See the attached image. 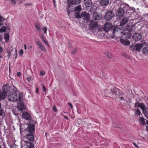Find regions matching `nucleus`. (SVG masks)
I'll list each match as a JSON object with an SVG mask.
<instances>
[{"mask_svg":"<svg viewBox=\"0 0 148 148\" xmlns=\"http://www.w3.org/2000/svg\"><path fill=\"white\" fill-rule=\"evenodd\" d=\"M40 74L42 75L43 76L45 75V72L44 71H41L40 72Z\"/></svg>","mask_w":148,"mask_h":148,"instance_id":"nucleus-46","label":"nucleus"},{"mask_svg":"<svg viewBox=\"0 0 148 148\" xmlns=\"http://www.w3.org/2000/svg\"><path fill=\"white\" fill-rule=\"evenodd\" d=\"M92 15L93 19L96 20H100L103 17V15L101 14L97 13L96 12L93 13Z\"/></svg>","mask_w":148,"mask_h":148,"instance_id":"nucleus-17","label":"nucleus"},{"mask_svg":"<svg viewBox=\"0 0 148 148\" xmlns=\"http://www.w3.org/2000/svg\"><path fill=\"white\" fill-rule=\"evenodd\" d=\"M143 53L145 54H148V47H145L142 49Z\"/></svg>","mask_w":148,"mask_h":148,"instance_id":"nucleus-27","label":"nucleus"},{"mask_svg":"<svg viewBox=\"0 0 148 148\" xmlns=\"http://www.w3.org/2000/svg\"><path fill=\"white\" fill-rule=\"evenodd\" d=\"M116 40L117 41H120L122 44L125 45H128L130 44V41L126 39H124L119 38H116Z\"/></svg>","mask_w":148,"mask_h":148,"instance_id":"nucleus-18","label":"nucleus"},{"mask_svg":"<svg viewBox=\"0 0 148 148\" xmlns=\"http://www.w3.org/2000/svg\"><path fill=\"white\" fill-rule=\"evenodd\" d=\"M39 91H38V87H36V92L37 93H38Z\"/></svg>","mask_w":148,"mask_h":148,"instance_id":"nucleus-52","label":"nucleus"},{"mask_svg":"<svg viewBox=\"0 0 148 148\" xmlns=\"http://www.w3.org/2000/svg\"><path fill=\"white\" fill-rule=\"evenodd\" d=\"M43 41L45 44H47V45H49L48 43L47 40L45 39Z\"/></svg>","mask_w":148,"mask_h":148,"instance_id":"nucleus-47","label":"nucleus"},{"mask_svg":"<svg viewBox=\"0 0 148 148\" xmlns=\"http://www.w3.org/2000/svg\"><path fill=\"white\" fill-rule=\"evenodd\" d=\"M81 0H67V6L66 7V12L69 16L72 11L73 8V5H78L81 2Z\"/></svg>","mask_w":148,"mask_h":148,"instance_id":"nucleus-6","label":"nucleus"},{"mask_svg":"<svg viewBox=\"0 0 148 148\" xmlns=\"http://www.w3.org/2000/svg\"><path fill=\"white\" fill-rule=\"evenodd\" d=\"M9 92H10L8 94V99L11 101H15L19 99L18 94V90L14 86L10 87H7Z\"/></svg>","mask_w":148,"mask_h":148,"instance_id":"nucleus-2","label":"nucleus"},{"mask_svg":"<svg viewBox=\"0 0 148 148\" xmlns=\"http://www.w3.org/2000/svg\"><path fill=\"white\" fill-rule=\"evenodd\" d=\"M35 28L38 31H40V27L39 26V25H38L37 23H36L35 24Z\"/></svg>","mask_w":148,"mask_h":148,"instance_id":"nucleus-32","label":"nucleus"},{"mask_svg":"<svg viewBox=\"0 0 148 148\" xmlns=\"http://www.w3.org/2000/svg\"><path fill=\"white\" fill-rule=\"evenodd\" d=\"M140 123L141 124L144 125L145 124V122L144 118L142 117H140L139 119Z\"/></svg>","mask_w":148,"mask_h":148,"instance_id":"nucleus-28","label":"nucleus"},{"mask_svg":"<svg viewBox=\"0 0 148 148\" xmlns=\"http://www.w3.org/2000/svg\"><path fill=\"white\" fill-rule=\"evenodd\" d=\"M27 147L26 148H33L34 147V145L32 143L28 142L27 143Z\"/></svg>","mask_w":148,"mask_h":148,"instance_id":"nucleus-26","label":"nucleus"},{"mask_svg":"<svg viewBox=\"0 0 148 148\" xmlns=\"http://www.w3.org/2000/svg\"><path fill=\"white\" fill-rule=\"evenodd\" d=\"M82 10L81 6V5H79L78 6L75 7L74 8L73 11H77V12H79Z\"/></svg>","mask_w":148,"mask_h":148,"instance_id":"nucleus-25","label":"nucleus"},{"mask_svg":"<svg viewBox=\"0 0 148 148\" xmlns=\"http://www.w3.org/2000/svg\"><path fill=\"white\" fill-rule=\"evenodd\" d=\"M4 90L2 92L0 91V101L2 99H4L5 97L7 96V92H9L8 88L6 85H3V89L4 88Z\"/></svg>","mask_w":148,"mask_h":148,"instance_id":"nucleus-11","label":"nucleus"},{"mask_svg":"<svg viewBox=\"0 0 148 148\" xmlns=\"http://www.w3.org/2000/svg\"><path fill=\"white\" fill-rule=\"evenodd\" d=\"M143 44H137L134 45H131L130 46V49L133 52H139L140 49L143 47Z\"/></svg>","mask_w":148,"mask_h":148,"instance_id":"nucleus-10","label":"nucleus"},{"mask_svg":"<svg viewBox=\"0 0 148 148\" xmlns=\"http://www.w3.org/2000/svg\"><path fill=\"white\" fill-rule=\"evenodd\" d=\"M64 117L65 119H66L67 120H68V118L66 116H64Z\"/></svg>","mask_w":148,"mask_h":148,"instance_id":"nucleus-57","label":"nucleus"},{"mask_svg":"<svg viewBox=\"0 0 148 148\" xmlns=\"http://www.w3.org/2000/svg\"><path fill=\"white\" fill-rule=\"evenodd\" d=\"M23 51L22 49H21L19 52V56H22L23 54Z\"/></svg>","mask_w":148,"mask_h":148,"instance_id":"nucleus-41","label":"nucleus"},{"mask_svg":"<svg viewBox=\"0 0 148 148\" xmlns=\"http://www.w3.org/2000/svg\"><path fill=\"white\" fill-rule=\"evenodd\" d=\"M145 106L143 103H140L139 107L143 110V113L147 116V119H148V116H147V112L146 111V108H145Z\"/></svg>","mask_w":148,"mask_h":148,"instance_id":"nucleus-21","label":"nucleus"},{"mask_svg":"<svg viewBox=\"0 0 148 148\" xmlns=\"http://www.w3.org/2000/svg\"><path fill=\"white\" fill-rule=\"evenodd\" d=\"M77 49V48L75 47L73 49V50L71 51V53L73 54H75L76 52Z\"/></svg>","mask_w":148,"mask_h":148,"instance_id":"nucleus-34","label":"nucleus"},{"mask_svg":"<svg viewBox=\"0 0 148 148\" xmlns=\"http://www.w3.org/2000/svg\"><path fill=\"white\" fill-rule=\"evenodd\" d=\"M142 38V35L140 33H136L133 35L132 38L135 41H138L141 40Z\"/></svg>","mask_w":148,"mask_h":148,"instance_id":"nucleus-16","label":"nucleus"},{"mask_svg":"<svg viewBox=\"0 0 148 148\" xmlns=\"http://www.w3.org/2000/svg\"><path fill=\"white\" fill-rule=\"evenodd\" d=\"M4 38V39L6 40V41H8L9 40V36L8 34L7 33L5 34Z\"/></svg>","mask_w":148,"mask_h":148,"instance_id":"nucleus-31","label":"nucleus"},{"mask_svg":"<svg viewBox=\"0 0 148 148\" xmlns=\"http://www.w3.org/2000/svg\"><path fill=\"white\" fill-rule=\"evenodd\" d=\"M112 33L110 35L111 37L112 38H114L116 35H117L118 33H123L125 29L124 27L122 26L119 27V26L116 25H114Z\"/></svg>","mask_w":148,"mask_h":148,"instance_id":"nucleus-7","label":"nucleus"},{"mask_svg":"<svg viewBox=\"0 0 148 148\" xmlns=\"http://www.w3.org/2000/svg\"><path fill=\"white\" fill-rule=\"evenodd\" d=\"M110 0H100L99 3L102 6H106L109 4H110Z\"/></svg>","mask_w":148,"mask_h":148,"instance_id":"nucleus-20","label":"nucleus"},{"mask_svg":"<svg viewBox=\"0 0 148 148\" xmlns=\"http://www.w3.org/2000/svg\"><path fill=\"white\" fill-rule=\"evenodd\" d=\"M3 52V49L1 47V46H0V54L1 53H2Z\"/></svg>","mask_w":148,"mask_h":148,"instance_id":"nucleus-51","label":"nucleus"},{"mask_svg":"<svg viewBox=\"0 0 148 148\" xmlns=\"http://www.w3.org/2000/svg\"><path fill=\"white\" fill-rule=\"evenodd\" d=\"M39 48L42 50H43L44 51H46V50L45 48V47L42 44L41 45H40L39 47Z\"/></svg>","mask_w":148,"mask_h":148,"instance_id":"nucleus-33","label":"nucleus"},{"mask_svg":"<svg viewBox=\"0 0 148 148\" xmlns=\"http://www.w3.org/2000/svg\"><path fill=\"white\" fill-rule=\"evenodd\" d=\"M115 16V14L112 10L107 11L104 16L105 19L107 21H110Z\"/></svg>","mask_w":148,"mask_h":148,"instance_id":"nucleus-9","label":"nucleus"},{"mask_svg":"<svg viewBox=\"0 0 148 148\" xmlns=\"http://www.w3.org/2000/svg\"><path fill=\"white\" fill-rule=\"evenodd\" d=\"M26 4H27V5H28V6H29V3H27Z\"/></svg>","mask_w":148,"mask_h":148,"instance_id":"nucleus-64","label":"nucleus"},{"mask_svg":"<svg viewBox=\"0 0 148 148\" xmlns=\"http://www.w3.org/2000/svg\"><path fill=\"white\" fill-rule=\"evenodd\" d=\"M24 48H25V50H26L27 49V45H26V44L24 45Z\"/></svg>","mask_w":148,"mask_h":148,"instance_id":"nucleus-58","label":"nucleus"},{"mask_svg":"<svg viewBox=\"0 0 148 148\" xmlns=\"http://www.w3.org/2000/svg\"><path fill=\"white\" fill-rule=\"evenodd\" d=\"M43 89L44 92H45L46 91V88L44 86H43Z\"/></svg>","mask_w":148,"mask_h":148,"instance_id":"nucleus-50","label":"nucleus"},{"mask_svg":"<svg viewBox=\"0 0 148 148\" xmlns=\"http://www.w3.org/2000/svg\"><path fill=\"white\" fill-rule=\"evenodd\" d=\"M140 103H139L138 101L135 103L134 104V107L138 108L139 107Z\"/></svg>","mask_w":148,"mask_h":148,"instance_id":"nucleus-37","label":"nucleus"},{"mask_svg":"<svg viewBox=\"0 0 148 148\" xmlns=\"http://www.w3.org/2000/svg\"><path fill=\"white\" fill-rule=\"evenodd\" d=\"M17 56V53L16 52V53L15 57V58L16 59V58Z\"/></svg>","mask_w":148,"mask_h":148,"instance_id":"nucleus-61","label":"nucleus"},{"mask_svg":"<svg viewBox=\"0 0 148 148\" xmlns=\"http://www.w3.org/2000/svg\"><path fill=\"white\" fill-rule=\"evenodd\" d=\"M134 145L137 148H139V147L136 145V144L135 143H133Z\"/></svg>","mask_w":148,"mask_h":148,"instance_id":"nucleus-53","label":"nucleus"},{"mask_svg":"<svg viewBox=\"0 0 148 148\" xmlns=\"http://www.w3.org/2000/svg\"><path fill=\"white\" fill-rule=\"evenodd\" d=\"M41 38L42 39V40L45 39V37L42 35L41 36Z\"/></svg>","mask_w":148,"mask_h":148,"instance_id":"nucleus-55","label":"nucleus"},{"mask_svg":"<svg viewBox=\"0 0 148 148\" xmlns=\"http://www.w3.org/2000/svg\"><path fill=\"white\" fill-rule=\"evenodd\" d=\"M36 43L37 44L39 47L40 45H41L42 44L41 42L39 41H36Z\"/></svg>","mask_w":148,"mask_h":148,"instance_id":"nucleus-44","label":"nucleus"},{"mask_svg":"<svg viewBox=\"0 0 148 148\" xmlns=\"http://www.w3.org/2000/svg\"><path fill=\"white\" fill-rule=\"evenodd\" d=\"M107 56L110 58H111L112 57V54L110 53L108 51L107 53Z\"/></svg>","mask_w":148,"mask_h":148,"instance_id":"nucleus-36","label":"nucleus"},{"mask_svg":"<svg viewBox=\"0 0 148 148\" xmlns=\"http://www.w3.org/2000/svg\"><path fill=\"white\" fill-rule=\"evenodd\" d=\"M68 104H69V105L70 106L71 108L72 109L73 108V106H72V104L70 102H68Z\"/></svg>","mask_w":148,"mask_h":148,"instance_id":"nucleus-49","label":"nucleus"},{"mask_svg":"<svg viewBox=\"0 0 148 148\" xmlns=\"http://www.w3.org/2000/svg\"><path fill=\"white\" fill-rule=\"evenodd\" d=\"M89 8L88 10L91 13H94V12H96L95 11L97 9V7L96 6L92 5L90 7H88Z\"/></svg>","mask_w":148,"mask_h":148,"instance_id":"nucleus-23","label":"nucleus"},{"mask_svg":"<svg viewBox=\"0 0 148 148\" xmlns=\"http://www.w3.org/2000/svg\"><path fill=\"white\" fill-rule=\"evenodd\" d=\"M22 116L23 118L26 120H30L31 119L30 114L27 112H23Z\"/></svg>","mask_w":148,"mask_h":148,"instance_id":"nucleus-19","label":"nucleus"},{"mask_svg":"<svg viewBox=\"0 0 148 148\" xmlns=\"http://www.w3.org/2000/svg\"><path fill=\"white\" fill-rule=\"evenodd\" d=\"M135 115L136 116H138L140 115L141 114V112H140V110L139 109L135 110H134Z\"/></svg>","mask_w":148,"mask_h":148,"instance_id":"nucleus-29","label":"nucleus"},{"mask_svg":"<svg viewBox=\"0 0 148 148\" xmlns=\"http://www.w3.org/2000/svg\"><path fill=\"white\" fill-rule=\"evenodd\" d=\"M25 131L29 132L27 134L26 136L27 139L30 141H32L34 139V137L33 135L34 133L35 128L33 125H30L24 130Z\"/></svg>","mask_w":148,"mask_h":148,"instance_id":"nucleus-5","label":"nucleus"},{"mask_svg":"<svg viewBox=\"0 0 148 148\" xmlns=\"http://www.w3.org/2000/svg\"><path fill=\"white\" fill-rule=\"evenodd\" d=\"M112 23L108 22H106L104 25L103 28V30L106 32H107L108 34H110V36L112 33L113 27Z\"/></svg>","mask_w":148,"mask_h":148,"instance_id":"nucleus-8","label":"nucleus"},{"mask_svg":"<svg viewBox=\"0 0 148 148\" xmlns=\"http://www.w3.org/2000/svg\"><path fill=\"white\" fill-rule=\"evenodd\" d=\"M135 26L134 25L131 26L127 24L126 29L128 32H125L123 34V37L125 38V39L127 40L130 38L131 37L132 34H134L135 32Z\"/></svg>","mask_w":148,"mask_h":148,"instance_id":"nucleus-4","label":"nucleus"},{"mask_svg":"<svg viewBox=\"0 0 148 148\" xmlns=\"http://www.w3.org/2000/svg\"><path fill=\"white\" fill-rule=\"evenodd\" d=\"M53 1L54 3V5H55V6H56L55 3H56V1L55 0H53Z\"/></svg>","mask_w":148,"mask_h":148,"instance_id":"nucleus-60","label":"nucleus"},{"mask_svg":"<svg viewBox=\"0 0 148 148\" xmlns=\"http://www.w3.org/2000/svg\"><path fill=\"white\" fill-rule=\"evenodd\" d=\"M111 1L110 2H113L114 3H116V4H117V1H119L120 2H121L122 1V0H110Z\"/></svg>","mask_w":148,"mask_h":148,"instance_id":"nucleus-35","label":"nucleus"},{"mask_svg":"<svg viewBox=\"0 0 148 148\" xmlns=\"http://www.w3.org/2000/svg\"><path fill=\"white\" fill-rule=\"evenodd\" d=\"M1 105L0 103V116H1L2 115L3 112V110L1 108Z\"/></svg>","mask_w":148,"mask_h":148,"instance_id":"nucleus-40","label":"nucleus"},{"mask_svg":"<svg viewBox=\"0 0 148 148\" xmlns=\"http://www.w3.org/2000/svg\"><path fill=\"white\" fill-rule=\"evenodd\" d=\"M105 95L106 97H109L116 99L118 98L121 101L124 100V94L116 87L110 86L108 89L104 91Z\"/></svg>","mask_w":148,"mask_h":148,"instance_id":"nucleus-1","label":"nucleus"},{"mask_svg":"<svg viewBox=\"0 0 148 148\" xmlns=\"http://www.w3.org/2000/svg\"><path fill=\"white\" fill-rule=\"evenodd\" d=\"M129 20L128 18L127 17L123 18L121 21L120 26L122 27L124 26L127 23Z\"/></svg>","mask_w":148,"mask_h":148,"instance_id":"nucleus-22","label":"nucleus"},{"mask_svg":"<svg viewBox=\"0 0 148 148\" xmlns=\"http://www.w3.org/2000/svg\"><path fill=\"white\" fill-rule=\"evenodd\" d=\"M17 75L18 76H20L21 75V73L19 72H18L17 73Z\"/></svg>","mask_w":148,"mask_h":148,"instance_id":"nucleus-54","label":"nucleus"},{"mask_svg":"<svg viewBox=\"0 0 148 148\" xmlns=\"http://www.w3.org/2000/svg\"><path fill=\"white\" fill-rule=\"evenodd\" d=\"M118 6L121 9H123L125 12V11L127 13H132L135 12L136 15V17L137 18L138 17V16L136 12L135 8L133 7H130L128 4L123 2L122 1L118 3Z\"/></svg>","mask_w":148,"mask_h":148,"instance_id":"nucleus-3","label":"nucleus"},{"mask_svg":"<svg viewBox=\"0 0 148 148\" xmlns=\"http://www.w3.org/2000/svg\"><path fill=\"white\" fill-rule=\"evenodd\" d=\"M41 38L42 39V40L45 39V37L42 35L41 36Z\"/></svg>","mask_w":148,"mask_h":148,"instance_id":"nucleus-56","label":"nucleus"},{"mask_svg":"<svg viewBox=\"0 0 148 148\" xmlns=\"http://www.w3.org/2000/svg\"><path fill=\"white\" fill-rule=\"evenodd\" d=\"M6 31V29L5 27H4L3 29V27H2L0 29V31L1 32H4Z\"/></svg>","mask_w":148,"mask_h":148,"instance_id":"nucleus-39","label":"nucleus"},{"mask_svg":"<svg viewBox=\"0 0 148 148\" xmlns=\"http://www.w3.org/2000/svg\"><path fill=\"white\" fill-rule=\"evenodd\" d=\"M42 29L44 31V33L45 34H46L47 30V28L46 27H45L44 28H42Z\"/></svg>","mask_w":148,"mask_h":148,"instance_id":"nucleus-38","label":"nucleus"},{"mask_svg":"<svg viewBox=\"0 0 148 148\" xmlns=\"http://www.w3.org/2000/svg\"><path fill=\"white\" fill-rule=\"evenodd\" d=\"M31 77H28V78H27V80H28V81H30V80H31Z\"/></svg>","mask_w":148,"mask_h":148,"instance_id":"nucleus-59","label":"nucleus"},{"mask_svg":"<svg viewBox=\"0 0 148 148\" xmlns=\"http://www.w3.org/2000/svg\"><path fill=\"white\" fill-rule=\"evenodd\" d=\"M125 13L123 9H121L120 8H119L116 13V16L118 18H120L124 16Z\"/></svg>","mask_w":148,"mask_h":148,"instance_id":"nucleus-13","label":"nucleus"},{"mask_svg":"<svg viewBox=\"0 0 148 148\" xmlns=\"http://www.w3.org/2000/svg\"><path fill=\"white\" fill-rule=\"evenodd\" d=\"M36 43L37 44L39 47L40 45H41L42 44L41 42L39 41H36Z\"/></svg>","mask_w":148,"mask_h":148,"instance_id":"nucleus-42","label":"nucleus"},{"mask_svg":"<svg viewBox=\"0 0 148 148\" xmlns=\"http://www.w3.org/2000/svg\"><path fill=\"white\" fill-rule=\"evenodd\" d=\"M89 26L91 30H95L98 27V25L97 22L92 20L90 21Z\"/></svg>","mask_w":148,"mask_h":148,"instance_id":"nucleus-14","label":"nucleus"},{"mask_svg":"<svg viewBox=\"0 0 148 148\" xmlns=\"http://www.w3.org/2000/svg\"><path fill=\"white\" fill-rule=\"evenodd\" d=\"M2 58V56H0V59L1 58Z\"/></svg>","mask_w":148,"mask_h":148,"instance_id":"nucleus-63","label":"nucleus"},{"mask_svg":"<svg viewBox=\"0 0 148 148\" xmlns=\"http://www.w3.org/2000/svg\"><path fill=\"white\" fill-rule=\"evenodd\" d=\"M146 123L148 125V120L147 121Z\"/></svg>","mask_w":148,"mask_h":148,"instance_id":"nucleus-62","label":"nucleus"},{"mask_svg":"<svg viewBox=\"0 0 148 148\" xmlns=\"http://www.w3.org/2000/svg\"><path fill=\"white\" fill-rule=\"evenodd\" d=\"M84 20L89 21L90 19V14L85 12H83L81 13V18Z\"/></svg>","mask_w":148,"mask_h":148,"instance_id":"nucleus-15","label":"nucleus"},{"mask_svg":"<svg viewBox=\"0 0 148 148\" xmlns=\"http://www.w3.org/2000/svg\"><path fill=\"white\" fill-rule=\"evenodd\" d=\"M75 16L76 18L78 19L81 18V14L80 15V13L79 12H76L75 15Z\"/></svg>","mask_w":148,"mask_h":148,"instance_id":"nucleus-30","label":"nucleus"},{"mask_svg":"<svg viewBox=\"0 0 148 148\" xmlns=\"http://www.w3.org/2000/svg\"><path fill=\"white\" fill-rule=\"evenodd\" d=\"M36 43L37 44L39 47L40 45H41L42 44L41 42L39 41H36Z\"/></svg>","mask_w":148,"mask_h":148,"instance_id":"nucleus-43","label":"nucleus"},{"mask_svg":"<svg viewBox=\"0 0 148 148\" xmlns=\"http://www.w3.org/2000/svg\"><path fill=\"white\" fill-rule=\"evenodd\" d=\"M84 3L86 6L88 7L92 5L91 0H84Z\"/></svg>","mask_w":148,"mask_h":148,"instance_id":"nucleus-24","label":"nucleus"},{"mask_svg":"<svg viewBox=\"0 0 148 148\" xmlns=\"http://www.w3.org/2000/svg\"><path fill=\"white\" fill-rule=\"evenodd\" d=\"M18 94H19V102L18 104L17 108L19 110L22 111L25 110V107L23 102L21 101L22 99L21 96L20 95V93Z\"/></svg>","mask_w":148,"mask_h":148,"instance_id":"nucleus-12","label":"nucleus"},{"mask_svg":"<svg viewBox=\"0 0 148 148\" xmlns=\"http://www.w3.org/2000/svg\"><path fill=\"white\" fill-rule=\"evenodd\" d=\"M53 109L55 112H57V109L56 108V106L55 105L53 106Z\"/></svg>","mask_w":148,"mask_h":148,"instance_id":"nucleus-45","label":"nucleus"},{"mask_svg":"<svg viewBox=\"0 0 148 148\" xmlns=\"http://www.w3.org/2000/svg\"><path fill=\"white\" fill-rule=\"evenodd\" d=\"M4 20V18L1 16H0V22L3 21Z\"/></svg>","mask_w":148,"mask_h":148,"instance_id":"nucleus-48","label":"nucleus"}]
</instances>
